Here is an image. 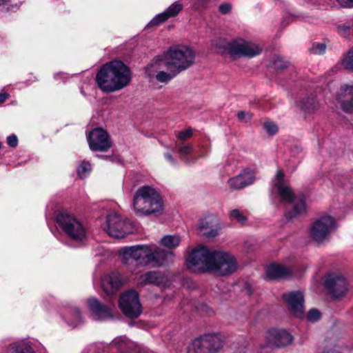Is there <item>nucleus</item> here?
<instances>
[{
	"mask_svg": "<svg viewBox=\"0 0 353 353\" xmlns=\"http://www.w3.org/2000/svg\"><path fill=\"white\" fill-rule=\"evenodd\" d=\"M119 254L122 263L131 272L134 270L131 265L132 262L143 266L149 264L163 266L172 263L174 258L173 252L159 248L153 244L123 247Z\"/></svg>",
	"mask_w": 353,
	"mask_h": 353,
	"instance_id": "obj_1",
	"label": "nucleus"
},
{
	"mask_svg": "<svg viewBox=\"0 0 353 353\" xmlns=\"http://www.w3.org/2000/svg\"><path fill=\"white\" fill-rule=\"evenodd\" d=\"M131 80L130 69L120 61L105 63L96 75V82L99 88L108 93L122 90L130 83Z\"/></svg>",
	"mask_w": 353,
	"mask_h": 353,
	"instance_id": "obj_2",
	"label": "nucleus"
},
{
	"mask_svg": "<svg viewBox=\"0 0 353 353\" xmlns=\"http://www.w3.org/2000/svg\"><path fill=\"white\" fill-rule=\"evenodd\" d=\"M194 60L195 52L191 48L186 46H172L147 67V72L150 76L154 75L153 72L157 71L159 65L162 64L165 68H173L179 74L191 67Z\"/></svg>",
	"mask_w": 353,
	"mask_h": 353,
	"instance_id": "obj_3",
	"label": "nucleus"
},
{
	"mask_svg": "<svg viewBox=\"0 0 353 353\" xmlns=\"http://www.w3.org/2000/svg\"><path fill=\"white\" fill-rule=\"evenodd\" d=\"M135 213L139 216H150L160 213L163 210V200L153 188L144 185L139 188L133 198Z\"/></svg>",
	"mask_w": 353,
	"mask_h": 353,
	"instance_id": "obj_4",
	"label": "nucleus"
},
{
	"mask_svg": "<svg viewBox=\"0 0 353 353\" xmlns=\"http://www.w3.org/2000/svg\"><path fill=\"white\" fill-rule=\"evenodd\" d=\"M56 219L58 226L69 239L76 242H83L85 239L86 228L76 216L67 212H61Z\"/></svg>",
	"mask_w": 353,
	"mask_h": 353,
	"instance_id": "obj_5",
	"label": "nucleus"
},
{
	"mask_svg": "<svg viewBox=\"0 0 353 353\" xmlns=\"http://www.w3.org/2000/svg\"><path fill=\"white\" fill-rule=\"evenodd\" d=\"M216 251L198 245L187 258L188 268L194 272H210Z\"/></svg>",
	"mask_w": 353,
	"mask_h": 353,
	"instance_id": "obj_6",
	"label": "nucleus"
},
{
	"mask_svg": "<svg viewBox=\"0 0 353 353\" xmlns=\"http://www.w3.org/2000/svg\"><path fill=\"white\" fill-rule=\"evenodd\" d=\"M134 225L130 221L122 218L115 212L110 213L107 216L105 232L114 238H123L132 232Z\"/></svg>",
	"mask_w": 353,
	"mask_h": 353,
	"instance_id": "obj_7",
	"label": "nucleus"
},
{
	"mask_svg": "<svg viewBox=\"0 0 353 353\" xmlns=\"http://www.w3.org/2000/svg\"><path fill=\"white\" fill-rule=\"evenodd\" d=\"M335 225L334 218L324 216L314 221L310 228V236L316 243L327 241Z\"/></svg>",
	"mask_w": 353,
	"mask_h": 353,
	"instance_id": "obj_8",
	"label": "nucleus"
},
{
	"mask_svg": "<svg viewBox=\"0 0 353 353\" xmlns=\"http://www.w3.org/2000/svg\"><path fill=\"white\" fill-rule=\"evenodd\" d=\"M119 307L128 317H138L142 312L138 292L134 290H128L121 294L119 299Z\"/></svg>",
	"mask_w": 353,
	"mask_h": 353,
	"instance_id": "obj_9",
	"label": "nucleus"
},
{
	"mask_svg": "<svg viewBox=\"0 0 353 353\" xmlns=\"http://www.w3.org/2000/svg\"><path fill=\"white\" fill-rule=\"evenodd\" d=\"M236 270L237 262L234 256L216 251L210 272L225 276L234 273Z\"/></svg>",
	"mask_w": 353,
	"mask_h": 353,
	"instance_id": "obj_10",
	"label": "nucleus"
},
{
	"mask_svg": "<svg viewBox=\"0 0 353 353\" xmlns=\"http://www.w3.org/2000/svg\"><path fill=\"white\" fill-rule=\"evenodd\" d=\"M227 50L232 56L253 57L261 52V48L256 43L239 39L228 43Z\"/></svg>",
	"mask_w": 353,
	"mask_h": 353,
	"instance_id": "obj_11",
	"label": "nucleus"
},
{
	"mask_svg": "<svg viewBox=\"0 0 353 353\" xmlns=\"http://www.w3.org/2000/svg\"><path fill=\"white\" fill-rule=\"evenodd\" d=\"M88 142L90 149L93 152H106L112 147L109 134L100 128H95L90 132Z\"/></svg>",
	"mask_w": 353,
	"mask_h": 353,
	"instance_id": "obj_12",
	"label": "nucleus"
},
{
	"mask_svg": "<svg viewBox=\"0 0 353 353\" xmlns=\"http://www.w3.org/2000/svg\"><path fill=\"white\" fill-rule=\"evenodd\" d=\"M325 285L329 293L336 298L344 296L347 292V281L340 273L327 274Z\"/></svg>",
	"mask_w": 353,
	"mask_h": 353,
	"instance_id": "obj_13",
	"label": "nucleus"
},
{
	"mask_svg": "<svg viewBox=\"0 0 353 353\" xmlns=\"http://www.w3.org/2000/svg\"><path fill=\"white\" fill-rule=\"evenodd\" d=\"M283 299L288 310L296 316L301 318L304 315V296L301 292H290L283 295Z\"/></svg>",
	"mask_w": 353,
	"mask_h": 353,
	"instance_id": "obj_14",
	"label": "nucleus"
},
{
	"mask_svg": "<svg viewBox=\"0 0 353 353\" xmlns=\"http://www.w3.org/2000/svg\"><path fill=\"white\" fill-rule=\"evenodd\" d=\"M268 343L276 347H283L292 343L293 336L285 330L271 329L265 335Z\"/></svg>",
	"mask_w": 353,
	"mask_h": 353,
	"instance_id": "obj_15",
	"label": "nucleus"
},
{
	"mask_svg": "<svg viewBox=\"0 0 353 353\" xmlns=\"http://www.w3.org/2000/svg\"><path fill=\"white\" fill-rule=\"evenodd\" d=\"M88 305L94 319L106 320L113 316L111 305L103 304L96 298L89 299Z\"/></svg>",
	"mask_w": 353,
	"mask_h": 353,
	"instance_id": "obj_16",
	"label": "nucleus"
},
{
	"mask_svg": "<svg viewBox=\"0 0 353 353\" xmlns=\"http://www.w3.org/2000/svg\"><path fill=\"white\" fill-rule=\"evenodd\" d=\"M337 100L342 110L347 113L353 112V84H343L337 93Z\"/></svg>",
	"mask_w": 353,
	"mask_h": 353,
	"instance_id": "obj_17",
	"label": "nucleus"
},
{
	"mask_svg": "<svg viewBox=\"0 0 353 353\" xmlns=\"http://www.w3.org/2000/svg\"><path fill=\"white\" fill-rule=\"evenodd\" d=\"M255 173L254 170L246 168L237 176L229 179L228 184L232 189H241L254 183Z\"/></svg>",
	"mask_w": 353,
	"mask_h": 353,
	"instance_id": "obj_18",
	"label": "nucleus"
},
{
	"mask_svg": "<svg viewBox=\"0 0 353 353\" xmlns=\"http://www.w3.org/2000/svg\"><path fill=\"white\" fill-rule=\"evenodd\" d=\"M141 285H155L160 287H167L170 281L167 276L160 272L151 271L143 274L139 278V283Z\"/></svg>",
	"mask_w": 353,
	"mask_h": 353,
	"instance_id": "obj_19",
	"label": "nucleus"
},
{
	"mask_svg": "<svg viewBox=\"0 0 353 353\" xmlns=\"http://www.w3.org/2000/svg\"><path fill=\"white\" fill-rule=\"evenodd\" d=\"M122 284L121 276L117 272L104 276L101 280V287L103 291L108 295L115 293Z\"/></svg>",
	"mask_w": 353,
	"mask_h": 353,
	"instance_id": "obj_20",
	"label": "nucleus"
},
{
	"mask_svg": "<svg viewBox=\"0 0 353 353\" xmlns=\"http://www.w3.org/2000/svg\"><path fill=\"white\" fill-rule=\"evenodd\" d=\"M203 336L208 353H218L225 345V336L221 333H209Z\"/></svg>",
	"mask_w": 353,
	"mask_h": 353,
	"instance_id": "obj_21",
	"label": "nucleus"
},
{
	"mask_svg": "<svg viewBox=\"0 0 353 353\" xmlns=\"http://www.w3.org/2000/svg\"><path fill=\"white\" fill-rule=\"evenodd\" d=\"M183 9L182 4L175 2L170 6L163 12L157 14L150 22V26H154L165 22L169 18L176 17Z\"/></svg>",
	"mask_w": 353,
	"mask_h": 353,
	"instance_id": "obj_22",
	"label": "nucleus"
},
{
	"mask_svg": "<svg viewBox=\"0 0 353 353\" xmlns=\"http://www.w3.org/2000/svg\"><path fill=\"white\" fill-rule=\"evenodd\" d=\"M270 279H281L290 277L292 272L290 268L280 264H272L266 270Z\"/></svg>",
	"mask_w": 353,
	"mask_h": 353,
	"instance_id": "obj_23",
	"label": "nucleus"
},
{
	"mask_svg": "<svg viewBox=\"0 0 353 353\" xmlns=\"http://www.w3.org/2000/svg\"><path fill=\"white\" fill-rule=\"evenodd\" d=\"M164 67L163 65L161 64L159 65V68L156 72H154V75L150 76L148 72L147 74L150 78H152L153 77H155L157 81L160 83H168L169 81H170L174 77H175L179 74L174 71L173 68H166L168 72L165 71H159V70L161 68V67ZM145 72H147V68L145 69Z\"/></svg>",
	"mask_w": 353,
	"mask_h": 353,
	"instance_id": "obj_24",
	"label": "nucleus"
},
{
	"mask_svg": "<svg viewBox=\"0 0 353 353\" xmlns=\"http://www.w3.org/2000/svg\"><path fill=\"white\" fill-rule=\"evenodd\" d=\"M298 106L305 113L311 114L319 108V103L314 97L302 99L297 103Z\"/></svg>",
	"mask_w": 353,
	"mask_h": 353,
	"instance_id": "obj_25",
	"label": "nucleus"
},
{
	"mask_svg": "<svg viewBox=\"0 0 353 353\" xmlns=\"http://www.w3.org/2000/svg\"><path fill=\"white\" fill-rule=\"evenodd\" d=\"M276 187L278 194L283 202L292 203L294 201L296 197L290 187L280 183H276Z\"/></svg>",
	"mask_w": 353,
	"mask_h": 353,
	"instance_id": "obj_26",
	"label": "nucleus"
},
{
	"mask_svg": "<svg viewBox=\"0 0 353 353\" xmlns=\"http://www.w3.org/2000/svg\"><path fill=\"white\" fill-rule=\"evenodd\" d=\"M187 353H208L203 335L195 339L188 345Z\"/></svg>",
	"mask_w": 353,
	"mask_h": 353,
	"instance_id": "obj_27",
	"label": "nucleus"
},
{
	"mask_svg": "<svg viewBox=\"0 0 353 353\" xmlns=\"http://www.w3.org/2000/svg\"><path fill=\"white\" fill-rule=\"evenodd\" d=\"M306 212V205L303 197L299 199L298 202L294 205L292 211L285 213V216L288 219H294L299 215Z\"/></svg>",
	"mask_w": 353,
	"mask_h": 353,
	"instance_id": "obj_28",
	"label": "nucleus"
},
{
	"mask_svg": "<svg viewBox=\"0 0 353 353\" xmlns=\"http://www.w3.org/2000/svg\"><path fill=\"white\" fill-rule=\"evenodd\" d=\"M199 229L203 235L208 237H214L218 234L216 228H212L211 221L208 219H203L199 222Z\"/></svg>",
	"mask_w": 353,
	"mask_h": 353,
	"instance_id": "obj_29",
	"label": "nucleus"
},
{
	"mask_svg": "<svg viewBox=\"0 0 353 353\" xmlns=\"http://www.w3.org/2000/svg\"><path fill=\"white\" fill-rule=\"evenodd\" d=\"M181 237L179 235H166L161 239V244L169 249H173L179 246L181 243Z\"/></svg>",
	"mask_w": 353,
	"mask_h": 353,
	"instance_id": "obj_30",
	"label": "nucleus"
},
{
	"mask_svg": "<svg viewBox=\"0 0 353 353\" xmlns=\"http://www.w3.org/2000/svg\"><path fill=\"white\" fill-rule=\"evenodd\" d=\"M7 353H34V352L28 344L14 343L10 346Z\"/></svg>",
	"mask_w": 353,
	"mask_h": 353,
	"instance_id": "obj_31",
	"label": "nucleus"
},
{
	"mask_svg": "<svg viewBox=\"0 0 353 353\" xmlns=\"http://www.w3.org/2000/svg\"><path fill=\"white\" fill-rule=\"evenodd\" d=\"M178 152L180 154V159L185 161L186 164L190 165L191 163L187 157L192 153V145L190 144H181L179 145Z\"/></svg>",
	"mask_w": 353,
	"mask_h": 353,
	"instance_id": "obj_32",
	"label": "nucleus"
},
{
	"mask_svg": "<svg viewBox=\"0 0 353 353\" xmlns=\"http://www.w3.org/2000/svg\"><path fill=\"white\" fill-rule=\"evenodd\" d=\"M230 219L235 221L241 225H245L247 221V216L239 209L232 210L229 213Z\"/></svg>",
	"mask_w": 353,
	"mask_h": 353,
	"instance_id": "obj_33",
	"label": "nucleus"
},
{
	"mask_svg": "<svg viewBox=\"0 0 353 353\" xmlns=\"http://www.w3.org/2000/svg\"><path fill=\"white\" fill-rule=\"evenodd\" d=\"M69 325L72 327H76L81 322V317L80 312L77 308H74L70 312V315L68 317Z\"/></svg>",
	"mask_w": 353,
	"mask_h": 353,
	"instance_id": "obj_34",
	"label": "nucleus"
},
{
	"mask_svg": "<svg viewBox=\"0 0 353 353\" xmlns=\"http://www.w3.org/2000/svg\"><path fill=\"white\" fill-rule=\"evenodd\" d=\"M90 171L91 164L87 161H83L77 168V173L81 178L85 177Z\"/></svg>",
	"mask_w": 353,
	"mask_h": 353,
	"instance_id": "obj_35",
	"label": "nucleus"
},
{
	"mask_svg": "<svg viewBox=\"0 0 353 353\" xmlns=\"http://www.w3.org/2000/svg\"><path fill=\"white\" fill-rule=\"evenodd\" d=\"M342 65L345 68L353 71V48L347 52L343 59Z\"/></svg>",
	"mask_w": 353,
	"mask_h": 353,
	"instance_id": "obj_36",
	"label": "nucleus"
},
{
	"mask_svg": "<svg viewBox=\"0 0 353 353\" xmlns=\"http://www.w3.org/2000/svg\"><path fill=\"white\" fill-rule=\"evenodd\" d=\"M289 65V62L285 61L283 58L276 56L273 61L274 68L277 70H281L286 68Z\"/></svg>",
	"mask_w": 353,
	"mask_h": 353,
	"instance_id": "obj_37",
	"label": "nucleus"
},
{
	"mask_svg": "<svg viewBox=\"0 0 353 353\" xmlns=\"http://www.w3.org/2000/svg\"><path fill=\"white\" fill-rule=\"evenodd\" d=\"M326 46L324 43H314L312 48H310V51L312 54H321L325 52Z\"/></svg>",
	"mask_w": 353,
	"mask_h": 353,
	"instance_id": "obj_38",
	"label": "nucleus"
},
{
	"mask_svg": "<svg viewBox=\"0 0 353 353\" xmlns=\"http://www.w3.org/2000/svg\"><path fill=\"white\" fill-rule=\"evenodd\" d=\"M237 118L241 121L248 122L252 118V114L250 112L239 111L237 113Z\"/></svg>",
	"mask_w": 353,
	"mask_h": 353,
	"instance_id": "obj_39",
	"label": "nucleus"
},
{
	"mask_svg": "<svg viewBox=\"0 0 353 353\" xmlns=\"http://www.w3.org/2000/svg\"><path fill=\"white\" fill-rule=\"evenodd\" d=\"M264 127L267 132L272 135L275 134L278 131L277 125L270 121L265 122Z\"/></svg>",
	"mask_w": 353,
	"mask_h": 353,
	"instance_id": "obj_40",
	"label": "nucleus"
},
{
	"mask_svg": "<svg viewBox=\"0 0 353 353\" xmlns=\"http://www.w3.org/2000/svg\"><path fill=\"white\" fill-rule=\"evenodd\" d=\"M321 318V313L316 309L310 310L307 314V319L310 321H316Z\"/></svg>",
	"mask_w": 353,
	"mask_h": 353,
	"instance_id": "obj_41",
	"label": "nucleus"
},
{
	"mask_svg": "<svg viewBox=\"0 0 353 353\" xmlns=\"http://www.w3.org/2000/svg\"><path fill=\"white\" fill-rule=\"evenodd\" d=\"M192 135V130L191 129H187L183 131L179 132L176 137L181 141H185Z\"/></svg>",
	"mask_w": 353,
	"mask_h": 353,
	"instance_id": "obj_42",
	"label": "nucleus"
},
{
	"mask_svg": "<svg viewBox=\"0 0 353 353\" xmlns=\"http://www.w3.org/2000/svg\"><path fill=\"white\" fill-rule=\"evenodd\" d=\"M8 144L12 148H14L18 144V139L16 135L12 134L7 138Z\"/></svg>",
	"mask_w": 353,
	"mask_h": 353,
	"instance_id": "obj_43",
	"label": "nucleus"
},
{
	"mask_svg": "<svg viewBox=\"0 0 353 353\" xmlns=\"http://www.w3.org/2000/svg\"><path fill=\"white\" fill-rule=\"evenodd\" d=\"M232 350V353H246V348L244 345H234Z\"/></svg>",
	"mask_w": 353,
	"mask_h": 353,
	"instance_id": "obj_44",
	"label": "nucleus"
},
{
	"mask_svg": "<svg viewBox=\"0 0 353 353\" xmlns=\"http://www.w3.org/2000/svg\"><path fill=\"white\" fill-rule=\"evenodd\" d=\"M231 9V6L228 3H224V4H222L219 6V11L220 12H221L222 14H227L230 12Z\"/></svg>",
	"mask_w": 353,
	"mask_h": 353,
	"instance_id": "obj_45",
	"label": "nucleus"
},
{
	"mask_svg": "<svg viewBox=\"0 0 353 353\" xmlns=\"http://www.w3.org/2000/svg\"><path fill=\"white\" fill-rule=\"evenodd\" d=\"M337 2L343 7H353V0H336Z\"/></svg>",
	"mask_w": 353,
	"mask_h": 353,
	"instance_id": "obj_46",
	"label": "nucleus"
},
{
	"mask_svg": "<svg viewBox=\"0 0 353 353\" xmlns=\"http://www.w3.org/2000/svg\"><path fill=\"white\" fill-rule=\"evenodd\" d=\"M125 338L120 337V338L115 339L112 341V343L116 345L120 346L121 343H125Z\"/></svg>",
	"mask_w": 353,
	"mask_h": 353,
	"instance_id": "obj_47",
	"label": "nucleus"
},
{
	"mask_svg": "<svg viewBox=\"0 0 353 353\" xmlns=\"http://www.w3.org/2000/svg\"><path fill=\"white\" fill-rule=\"evenodd\" d=\"M165 157L168 159V161L174 165L176 163L175 159L172 157V155L170 153L165 154Z\"/></svg>",
	"mask_w": 353,
	"mask_h": 353,
	"instance_id": "obj_48",
	"label": "nucleus"
},
{
	"mask_svg": "<svg viewBox=\"0 0 353 353\" xmlns=\"http://www.w3.org/2000/svg\"><path fill=\"white\" fill-rule=\"evenodd\" d=\"M10 97V94L6 92H0V103H3Z\"/></svg>",
	"mask_w": 353,
	"mask_h": 353,
	"instance_id": "obj_49",
	"label": "nucleus"
},
{
	"mask_svg": "<svg viewBox=\"0 0 353 353\" xmlns=\"http://www.w3.org/2000/svg\"><path fill=\"white\" fill-rule=\"evenodd\" d=\"M283 177H284L283 172L281 170H279L276 174V179L279 181H281L283 180Z\"/></svg>",
	"mask_w": 353,
	"mask_h": 353,
	"instance_id": "obj_50",
	"label": "nucleus"
},
{
	"mask_svg": "<svg viewBox=\"0 0 353 353\" xmlns=\"http://www.w3.org/2000/svg\"><path fill=\"white\" fill-rule=\"evenodd\" d=\"M323 353H339L336 350L331 349V350H325Z\"/></svg>",
	"mask_w": 353,
	"mask_h": 353,
	"instance_id": "obj_51",
	"label": "nucleus"
},
{
	"mask_svg": "<svg viewBox=\"0 0 353 353\" xmlns=\"http://www.w3.org/2000/svg\"><path fill=\"white\" fill-rule=\"evenodd\" d=\"M339 28L344 30V31H346L347 30L349 29V27L348 26H339Z\"/></svg>",
	"mask_w": 353,
	"mask_h": 353,
	"instance_id": "obj_52",
	"label": "nucleus"
},
{
	"mask_svg": "<svg viewBox=\"0 0 353 353\" xmlns=\"http://www.w3.org/2000/svg\"><path fill=\"white\" fill-rule=\"evenodd\" d=\"M4 0H0V5H2Z\"/></svg>",
	"mask_w": 353,
	"mask_h": 353,
	"instance_id": "obj_53",
	"label": "nucleus"
}]
</instances>
